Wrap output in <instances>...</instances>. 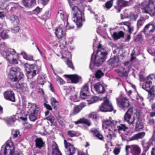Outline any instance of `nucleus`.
Returning <instances> with one entry per match:
<instances>
[{
    "mask_svg": "<svg viewBox=\"0 0 155 155\" xmlns=\"http://www.w3.org/2000/svg\"><path fill=\"white\" fill-rule=\"evenodd\" d=\"M7 46L4 42L1 43L0 50L2 51V55L8 62L11 64H16L18 63V54L14 49L5 50Z\"/></svg>",
    "mask_w": 155,
    "mask_h": 155,
    "instance_id": "nucleus-1",
    "label": "nucleus"
},
{
    "mask_svg": "<svg viewBox=\"0 0 155 155\" xmlns=\"http://www.w3.org/2000/svg\"><path fill=\"white\" fill-rule=\"evenodd\" d=\"M58 16H59L63 20L66 21V24L65 25L61 24L58 27L55 29V33L56 37L58 39L61 38L64 35V31L65 30L69 29L74 28L73 25H70L67 21L68 15L62 11H60L58 12Z\"/></svg>",
    "mask_w": 155,
    "mask_h": 155,
    "instance_id": "nucleus-2",
    "label": "nucleus"
},
{
    "mask_svg": "<svg viewBox=\"0 0 155 155\" xmlns=\"http://www.w3.org/2000/svg\"><path fill=\"white\" fill-rule=\"evenodd\" d=\"M70 5L72 8V13L73 14L72 19L76 23L78 27H81L82 23L85 20L84 14L79 8L76 6H73L69 2Z\"/></svg>",
    "mask_w": 155,
    "mask_h": 155,
    "instance_id": "nucleus-3",
    "label": "nucleus"
},
{
    "mask_svg": "<svg viewBox=\"0 0 155 155\" xmlns=\"http://www.w3.org/2000/svg\"><path fill=\"white\" fill-rule=\"evenodd\" d=\"M35 61L36 63L33 64H29L28 63L24 64L25 68L27 71L26 75L29 79L32 78L41 71V68H38L37 63V62H39V60H38Z\"/></svg>",
    "mask_w": 155,
    "mask_h": 155,
    "instance_id": "nucleus-4",
    "label": "nucleus"
},
{
    "mask_svg": "<svg viewBox=\"0 0 155 155\" xmlns=\"http://www.w3.org/2000/svg\"><path fill=\"white\" fill-rule=\"evenodd\" d=\"M24 74L21 72L20 68L18 67H12L9 70L8 78L11 81L14 82L21 79Z\"/></svg>",
    "mask_w": 155,
    "mask_h": 155,
    "instance_id": "nucleus-5",
    "label": "nucleus"
},
{
    "mask_svg": "<svg viewBox=\"0 0 155 155\" xmlns=\"http://www.w3.org/2000/svg\"><path fill=\"white\" fill-rule=\"evenodd\" d=\"M107 53L104 50L98 51L95 55L94 61V64L99 66L105 61L107 57Z\"/></svg>",
    "mask_w": 155,
    "mask_h": 155,
    "instance_id": "nucleus-6",
    "label": "nucleus"
},
{
    "mask_svg": "<svg viewBox=\"0 0 155 155\" xmlns=\"http://www.w3.org/2000/svg\"><path fill=\"white\" fill-rule=\"evenodd\" d=\"M103 100L104 102L100 107V110L102 112L111 111L113 110V107L111 103L106 97L101 98L100 100Z\"/></svg>",
    "mask_w": 155,
    "mask_h": 155,
    "instance_id": "nucleus-7",
    "label": "nucleus"
},
{
    "mask_svg": "<svg viewBox=\"0 0 155 155\" xmlns=\"http://www.w3.org/2000/svg\"><path fill=\"white\" fill-rule=\"evenodd\" d=\"M154 76L153 74H150L145 78V81L143 84L142 88L148 92L155 89V86L152 85L150 81Z\"/></svg>",
    "mask_w": 155,
    "mask_h": 155,
    "instance_id": "nucleus-8",
    "label": "nucleus"
},
{
    "mask_svg": "<svg viewBox=\"0 0 155 155\" xmlns=\"http://www.w3.org/2000/svg\"><path fill=\"white\" fill-rule=\"evenodd\" d=\"M4 155H20L17 151H15V147L12 142L7 143L4 149Z\"/></svg>",
    "mask_w": 155,
    "mask_h": 155,
    "instance_id": "nucleus-9",
    "label": "nucleus"
},
{
    "mask_svg": "<svg viewBox=\"0 0 155 155\" xmlns=\"http://www.w3.org/2000/svg\"><path fill=\"white\" fill-rule=\"evenodd\" d=\"M23 110L25 112L28 113L38 111L39 110L38 107L35 104L29 103L26 104L25 102L22 104Z\"/></svg>",
    "mask_w": 155,
    "mask_h": 155,
    "instance_id": "nucleus-10",
    "label": "nucleus"
},
{
    "mask_svg": "<svg viewBox=\"0 0 155 155\" xmlns=\"http://www.w3.org/2000/svg\"><path fill=\"white\" fill-rule=\"evenodd\" d=\"M125 150L127 153L130 152L132 155H139L141 152L140 148L136 144L126 145Z\"/></svg>",
    "mask_w": 155,
    "mask_h": 155,
    "instance_id": "nucleus-11",
    "label": "nucleus"
},
{
    "mask_svg": "<svg viewBox=\"0 0 155 155\" xmlns=\"http://www.w3.org/2000/svg\"><path fill=\"white\" fill-rule=\"evenodd\" d=\"M154 0H149V4L146 5L143 3L144 7H141L142 12L143 13L149 14L151 16H153L155 14V10L154 8H150V5H152L153 3Z\"/></svg>",
    "mask_w": 155,
    "mask_h": 155,
    "instance_id": "nucleus-12",
    "label": "nucleus"
},
{
    "mask_svg": "<svg viewBox=\"0 0 155 155\" xmlns=\"http://www.w3.org/2000/svg\"><path fill=\"white\" fill-rule=\"evenodd\" d=\"M131 65L130 61H127L124 63V65L127 67V70H125L123 67H120L119 69H116L114 71L118 74L120 76H127L128 72L129 71L130 67Z\"/></svg>",
    "mask_w": 155,
    "mask_h": 155,
    "instance_id": "nucleus-13",
    "label": "nucleus"
},
{
    "mask_svg": "<svg viewBox=\"0 0 155 155\" xmlns=\"http://www.w3.org/2000/svg\"><path fill=\"white\" fill-rule=\"evenodd\" d=\"M107 64L111 68L116 67L120 65V61L118 55H115L107 61Z\"/></svg>",
    "mask_w": 155,
    "mask_h": 155,
    "instance_id": "nucleus-14",
    "label": "nucleus"
},
{
    "mask_svg": "<svg viewBox=\"0 0 155 155\" xmlns=\"http://www.w3.org/2000/svg\"><path fill=\"white\" fill-rule=\"evenodd\" d=\"M133 110L132 108L129 109L126 112L124 117V120L127 121L129 125L132 124L135 120L133 116Z\"/></svg>",
    "mask_w": 155,
    "mask_h": 155,
    "instance_id": "nucleus-15",
    "label": "nucleus"
},
{
    "mask_svg": "<svg viewBox=\"0 0 155 155\" xmlns=\"http://www.w3.org/2000/svg\"><path fill=\"white\" fill-rule=\"evenodd\" d=\"M64 144L66 149L65 153L66 155H73L75 152V148L74 146L68 142L66 140H64Z\"/></svg>",
    "mask_w": 155,
    "mask_h": 155,
    "instance_id": "nucleus-16",
    "label": "nucleus"
},
{
    "mask_svg": "<svg viewBox=\"0 0 155 155\" xmlns=\"http://www.w3.org/2000/svg\"><path fill=\"white\" fill-rule=\"evenodd\" d=\"M155 31V25L151 23L147 25L144 27L143 32L147 35H150Z\"/></svg>",
    "mask_w": 155,
    "mask_h": 155,
    "instance_id": "nucleus-17",
    "label": "nucleus"
},
{
    "mask_svg": "<svg viewBox=\"0 0 155 155\" xmlns=\"http://www.w3.org/2000/svg\"><path fill=\"white\" fill-rule=\"evenodd\" d=\"M117 101L119 107L121 108L127 107L130 105L128 100L125 97H118L117 99Z\"/></svg>",
    "mask_w": 155,
    "mask_h": 155,
    "instance_id": "nucleus-18",
    "label": "nucleus"
},
{
    "mask_svg": "<svg viewBox=\"0 0 155 155\" xmlns=\"http://www.w3.org/2000/svg\"><path fill=\"white\" fill-rule=\"evenodd\" d=\"M5 98L7 100L11 101L12 102H15V98L14 92L11 90H8L4 93Z\"/></svg>",
    "mask_w": 155,
    "mask_h": 155,
    "instance_id": "nucleus-19",
    "label": "nucleus"
},
{
    "mask_svg": "<svg viewBox=\"0 0 155 155\" xmlns=\"http://www.w3.org/2000/svg\"><path fill=\"white\" fill-rule=\"evenodd\" d=\"M129 2L124 0H118L117 6H115V8L117 10V12H120L122 8L128 5Z\"/></svg>",
    "mask_w": 155,
    "mask_h": 155,
    "instance_id": "nucleus-20",
    "label": "nucleus"
},
{
    "mask_svg": "<svg viewBox=\"0 0 155 155\" xmlns=\"http://www.w3.org/2000/svg\"><path fill=\"white\" fill-rule=\"evenodd\" d=\"M89 91L88 86L85 85L81 89L80 92V97L83 99L87 98L89 96Z\"/></svg>",
    "mask_w": 155,
    "mask_h": 155,
    "instance_id": "nucleus-21",
    "label": "nucleus"
},
{
    "mask_svg": "<svg viewBox=\"0 0 155 155\" xmlns=\"http://www.w3.org/2000/svg\"><path fill=\"white\" fill-rule=\"evenodd\" d=\"M119 123V122L112 120L110 117H109V120H105L103 122V126L104 125H106L107 126H118Z\"/></svg>",
    "mask_w": 155,
    "mask_h": 155,
    "instance_id": "nucleus-22",
    "label": "nucleus"
},
{
    "mask_svg": "<svg viewBox=\"0 0 155 155\" xmlns=\"http://www.w3.org/2000/svg\"><path fill=\"white\" fill-rule=\"evenodd\" d=\"M22 2L26 8H32L36 4L35 0H23Z\"/></svg>",
    "mask_w": 155,
    "mask_h": 155,
    "instance_id": "nucleus-23",
    "label": "nucleus"
},
{
    "mask_svg": "<svg viewBox=\"0 0 155 155\" xmlns=\"http://www.w3.org/2000/svg\"><path fill=\"white\" fill-rule=\"evenodd\" d=\"M94 87L96 91L98 94L103 93L104 91V89L103 85L99 83L95 84Z\"/></svg>",
    "mask_w": 155,
    "mask_h": 155,
    "instance_id": "nucleus-24",
    "label": "nucleus"
},
{
    "mask_svg": "<svg viewBox=\"0 0 155 155\" xmlns=\"http://www.w3.org/2000/svg\"><path fill=\"white\" fill-rule=\"evenodd\" d=\"M75 123L76 125L80 124H83L88 126H90L92 125L91 122L90 120L84 118L80 119L78 121L75 122Z\"/></svg>",
    "mask_w": 155,
    "mask_h": 155,
    "instance_id": "nucleus-25",
    "label": "nucleus"
},
{
    "mask_svg": "<svg viewBox=\"0 0 155 155\" xmlns=\"http://www.w3.org/2000/svg\"><path fill=\"white\" fill-rule=\"evenodd\" d=\"M65 76L70 79L72 82L74 83H77L81 79V77L77 75H67Z\"/></svg>",
    "mask_w": 155,
    "mask_h": 155,
    "instance_id": "nucleus-26",
    "label": "nucleus"
},
{
    "mask_svg": "<svg viewBox=\"0 0 155 155\" xmlns=\"http://www.w3.org/2000/svg\"><path fill=\"white\" fill-rule=\"evenodd\" d=\"M35 145L36 147L40 149L41 148L44 147L45 145V143L43 141L41 137H37L35 140Z\"/></svg>",
    "mask_w": 155,
    "mask_h": 155,
    "instance_id": "nucleus-27",
    "label": "nucleus"
},
{
    "mask_svg": "<svg viewBox=\"0 0 155 155\" xmlns=\"http://www.w3.org/2000/svg\"><path fill=\"white\" fill-rule=\"evenodd\" d=\"M145 135V132H140L132 136L130 138V140H137L139 139H142Z\"/></svg>",
    "mask_w": 155,
    "mask_h": 155,
    "instance_id": "nucleus-28",
    "label": "nucleus"
},
{
    "mask_svg": "<svg viewBox=\"0 0 155 155\" xmlns=\"http://www.w3.org/2000/svg\"><path fill=\"white\" fill-rule=\"evenodd\" d=\"M112 36L114 40H117L120 38L124 37V33L122 31H120L118 32H115L113 33Z\"/></svg>",
    "mask_w": 155,
    "mask_h": 155,
    "instance_id": "nucleus-29",
    "label": "nucleus"
},
{
    "mask_svg": "<svg viewBox=\"0 0 155 155\" xmlns=\"http://www.w3.org/2000/svg\"><path fill=\"white\" fill-rule=\"evenodd\" d=\"M15 87L22 91H25L27 90V85L25 83H17L15 84Z\"/></svg>",
    "mask_w": 155,
    "mask_h": 155,
    "instance_id": "nucleus-30",
    "label": "nucleus"
},
{
    "mask_svg": "<svg viewBox=\"0 0 155 155\" xmlns=\"http://www.w3.org/2000/svg\"><path fill=\"white\" fill-rule=\"evenodd\" d=\"M141 143L143 149V152H144L145 153L148 150L151 146L150 143V141L145 142L144 140H142Z\"/></svg>",
    "mask_w": 155,
    "mask_h": 155,
    "instance_id": "nucleus-31",
    "label": "nucleus"
},
{
    "mask_svg": "<svg viewBox=\"0 0 155 155\" xmlns=\"http://www.w3.org/2000/svg\"><path fill=\"white\" fill-rule=\"evenodd\" d=\"M52 155H62L58 149V146L56 144L52 145Z\"/></svg>",
    "mask_w": 155,
    "mask_h": 155,
    "instance_id": "nucleus-32",
    "label": "nucleus"
},
{
    "mask_svg": "<svg viewBox=\"0 0 155 155\" xmlns=\"http://www.w3.org/2000/svg\"><path fill=\"white\" fill-rule=\"evenodd\" d=\"M148 92V94L147 98L150 101L154 100L155 98V89Z\"/></svg>",
    "mask_w": 155,
    "mask_h": 155,
    "instance_id": "nucleus-33",
    "label": "nucleus"
},
{
    "mask_svg": "<svg viewBox=\"0 0 155 155\" xmlns=\"http://www.w3.org/2000/svg\"><path fill=\"white\" fill-rule=\"evenodd\" d=\"M89 99L87 100L88 104H92L95 102H97L99 100H100L101 98H99L97 97H88Z\"/></svg>",
    "mask_w": 155,
    "mask_h": 155,
    "instance_id": "nucleus-34",
    "label": "nucleus"
},
{
    "mask_svg": "<svg viewBox=\"0 0 155 155\" xmlns=\"http://www.w3.org/2000/svg\"><path fill=\"white\" fill-rule=\"evenodd\" d=\"M0 5V8L2 9H5L7 10H11L12 8H15L14 6L15 5V4L13 3H9L6 6H4V7H2Z\"/></svg>",
    "mask_w": 155,
    "mask_h": 155,
    "instance_id": "nucleus-35",
    "label": "nucleus"
},
{
    "mask_svg": "<svg viewBox=\"0 0 155 155\" xmlns=\"http://www.w3.org/2000/svg\"><path fill=\"white\" fill-rule=\"evenodd\" d=\"M11 21L14 25H18L19 22V21L18 17L15 15H12L10 18Z\"/></svg>",
    "mask_w": 155,
    "mask_h": 155,
    "instance_id": "nucleus-36",
    "label": "nucleus"
},
{
    "mask_svg": "<svg viewBox=\"0 0 155 155\" xmlns=\"http://www.w3.org/2000/svg\"><path fill=\"white\" fill-rule=\"evenodd\" d=\"M51 104L53 108L56 109L58 106L59 105L58 102L54 97H52L51 98Z\"/></svg>",
    "mask_w": 155,
    "mask_h": 155,
    "instance_id": "nucleus-37",
    "label": "nucleus"
},
{
    "mask_svg": "<svg viewBox=\"0 0 155 155\" xmlns=\"http://www.w3.org/2000/svg\"><path fill=\"white\" fill-rule=\"evenodd\" d=\"M9 31L8 30H3L1 34V37L2 39H6L9 37Z\"/></svg>",
    "mask_w": 155,
    "mask_h": 155,
    "instance_id": "nucleus-38",
    "label": "nucleus"
},
{
    "mask_svg": "<svg viewBox=\"0 0 155 155\" xmlns=\"http://www.w3.org/2000/svg\"><path fill=\"white\" fill-rule=\"evenodd\" d=\"M37 111H36L29 113V119L31 121H34L36 119L37 116Z\"/></svg>",
    "mask_w": 155,
    "mask_h": 155,
    "instance_id": "nucleus-39",
    "label": "nucleus"
},
{
    "mask_svg": "<svg viewBox=\"0 0 155 155\" xmlns=\"http://www.w3.org/2000/svg\"><path fill=\"white\" fill-rule=\"evenodd\" d=\"M78 93L76 92L72 94L70 97V99L71 101L76 102L79 101V97L77 96Z\"/></svg>",
    "mask_w": 155,
    "mask_h": 155,
    "instance_id": "nucleus-40",
    "label": "nucleus"
},
{
    "mask_svg": "<svg viewBox=\"0 0 155 155\" xmlns=\"http://www.w3.org/2000/svg\"><path fill=\"white\" fill-rule=\"evenodd\" d=\"M95 18L97 22H103L104 21V16L99 17L97 15H95Z\"/></svg>",
    "mask_w": 155,
    "mask_h": 155,
    "instance_id": "nucleus-41",
    "label": "nucleus"
},
{
    "mask_svg": "<svg viewBox=\"0 0 155 155\" xmlns=\"http://www.w3.org/2000/svg\"><path fill=\"white\" fill-rule=\"evenodd\" d=\"M104 73L100 70H98L95 73V77L97 78H100L104 75Z\"/></svg>",
    "mask_w": 155,
    "mask_h": 155,
    "instance_id": "nucleus-42",
    "label": "nucleus"
},
{
    "mask_svg": "<svg viewBox=\"0 0 155 155\" xmlns=\"http://www.w3.org/2000/svg\"><path fill=\"white\" fill-rule=\"evenodd\" d=\"M15 119L14 117H11L9 118L5 119V121L8 124V125L14 122L15 120Z\"/></svg>",
    "mask_w": 155,
    "mask_h": 155,
    "instance_id": "nucleus-43",
    "label": "nucleus"
},
{
    "mask_svg": "<svg viewBox=\"0 0 155 155\" xmlns=\"http://www.w3.org/2000/svg\"><path fill=\"white\" fill-rule=\"evenodd\" d=\"M77 132L73 130H69L67 132V135L71 137H73L77 135Z\"/></svg>",
    "mask_w": 155,
    "mask_h": 155,
    "instance_id": "nucleus-44",
    "label": "nucleus"
},
{
    "mask_svg": "<svg viewBox=\"0 0 155 155\" xmlns=\"http://www.w3.org/2000/svg\"><path fill=\"white\" fill-rule=\"evenodd\" d=\"M38 83L41 85L44 84L45 82V79L43 76H39L38 78Z\"/></svg>",
    "mask_w": 155,
    "mask_h": 155,
    "instance_id": "nucleus-45",
    "label": "nucleus"
},
{
    "mask_svg": "<svg viewBox=\"0 0 155 155\" xmlns=\"http://www.w3.org/2000/svg\"><path fill=\"white\" fill-rule=\"evenodd\" d=\"M88 117L89 118H92L94 120H96L98 117V115L94 113H92L88 115Z\"/></svg>",
    "mask_w": 155,
    "mask_h": 155,
    "instance_id": "nucleus-46",
    "label": "nucleus"
},
{
    "mask_svg": "<svg viewBox=\"0 0 155 155\" xmlns=\"http://www.w3.org/2000/svg\"><path fill=\"white\" fill-rule=\"evenodd\" d=\"M144 22V19L143 18H140L139 19L137 22V25L138 28L142 25Z\"/></svg>",
    "mask_w": 155,
    "mask_h": 155,
    "instance_id": "nucleus-47",
    "label": "nucleus"
},
{
    "mask_svg": "<svg viewBox=\"0 0 155 155\" xmlns=\"http://www.w3.org/2000/svg\"><path fill=\"white\" fill-rule=\"evenodd\" d=\"M103 128L105 127V129H108L109 130V134L111 136L114 133L113 127H102Z\"/></svg>",
    "mask_w": 155,
    "mask_h": 155,
    "instance_id": "nucleus-48",
    "label": "nucleus"
},
{
    "mask_svg": "<svg viewBox=\"0 0 155 155\" xmlns=\"http://www.w3.org/2000/svg\"><path fill=\"white\" fill-rule=\"evenodd\" d=\"M81 110L78 106H75L74 108L73 114H75L79 112Z\"/></svg>",
    "mask_w": 155,
    "mask_h": 155,
    "instance_id": "nucleus-49",
    "label": "nucleus"
},
{
    "mask_svg": "<svg viewBox=\"0 0 155 155\" xmlns=\"http://www.w3.org/2000/svg\"><path fill=\"white\" fill-rule=\"evenodd\" d=\"M93 134L94 136L96 137L99 133H100L99 131L97 129H91L90 131Z\"/></svg>",
    "mask_w": 155,
    "mask_h": 155,
    "instance_id": "nucleus-50",
    "label": "nucleus"
},
{
    "mask_svg": "<svg viewBox=\"0 0 155 155\" xmlns=\"http://www.w3.org/2000/svg\"><path fill=\"white\" fill-rule=\"evenodd\" d=\"M113 3V1L112 0L107 2L105 4L106 7L107 9L110 8L112 6Z\"/></svg>",
    "mask_w": 155,
    "mask_h": 155,
    "instance_id": "nucleus-51",
    "label": "nucleus"
},
{
    "mask_svg": "<svg viewBox=\"0 0 155 155\" xmlns=\"http://www.w3.org/2000/svg\"><path fill=\"white\" fill-rule=\"evenodd\" d=\"M25 59L28 61H31L34 60L33 59V57L32 55H31L28 54H27Z\"/></svg>",
    "mask_w": 155,
    "mask_h": 155,
    "instance_id": "nucleus-52",
    "label": "nucleus"
},
{
    "mask_svg": "<svg viewBox=\"0 0 155 155\" xmlns=\"http://www.w3.org/2000/svg\"><path fill=\"white\" fill-rule=\"evenodd\" d=\"M20 28L18 26H16L11 29L12 32L14 33H17L18 32Z\"/></svg>",
    "mask_w": 155,
    "mask_h": 155,
    "instance_id": "nucleus-53",
    "label": "nucleus"
},
{
    "mask_svg": "<svg viewBox=\"0 0 155 155\" xmlns=\"http://www.w3.org/2000/svg\"><path fill=\"white\" fill-rule=\"evenodd\" d=\"M57 81L59 82L60 84H63L65 83V81L60 77L57 76Z\"/></svg>",
    "mask_w": 155,
    "mask_h": 155,
    "instance_id": "nucleus-54",
    "label": "nucleus"
},
{
    "mask_svg": "<svg viewBox=\"0 0 155 155\" xmlns=\"http://www.w3.org/2000/svg\"><path fill=\"white\" fill-rule=\"evenodd\" d=\"M66 64L68 67L71 68H73L74 67L72 63L70 60L68 59L66 62Z\"/></svg>",
    "mask_w": 155,
    "mask_h": 155,
    "instance_id": "nucleus-55",
    "label": "nucleus"
},
{
    "mask_svg": "<svg viewBox=\"0 0 155 155\" xmlns=\"http://www.w3.org/2000/svg\"><path fill=\"white\" fill-rule=\"evenodd\" d=\"M119 128L118 130V132L120 133V131L121 130H123L124 131H126V130L128 129L127 127H118Z\"/></svg>",
    "mask_w": 155,
    "mask_h": 155,
    "instance_id": "nucleus-56",
    "label": "nucleus"
},
{
    "mask_svg": "<svg viewBox=\"0 0 155 155\" xmlns=\"http://www.w3.org/2000/svg\"><path fill=\"white\" fill-rule=\"evenodd\" d=\"M96 137L99 140H100L102 141L104 140L103 137V135L100 133H99L97 135H96Z\"/></svg>",
    "mask_w": 155,
    "mask_h": 155,
    "instance_id": "nucleus-57",
    "label": "nucleus"
},
{
    "mask_svg": "<svg viewBox=\"0 0 155 155\" xmlns=\"http://www.w3.org/2000/svg\"><path fill=\"white\" fill-rule=\"evenodd\" d=\"M119 24L120 25H126L127 26V27L130 25V23L129 21H125L124 22H122L120 23Z\"/></svg>",
    "mask_w": 155,
    "mask_h": 155,
    "instance_id": "nucleus-58",
    "label": "nucleus"
},
{
    "mask_svg": "<svg viewBox=\"0 0 155 155\" xmlns=\"http://www.w3.org/2000/svg\"><path fill=\"white\" fill-rule=\"evenodd\" d=\"M41 11V9L38 7H37L35 9L33 10V11L35 14L39 13Z\"/></svg>",
    "mask_w": 155,
    "mask_h": 155,
    "instance_id": "nucleus-59",
    "label": "nucleus"
},
{
    "mask_svg": "<svg viewBox=\"0 0 155 155\" xmlns=\"http://www.w3.org/2000/svg\"><path fill=\"white\" fill-rule=\"evenodd\" d=\"M86 105L85 103L84 102L81 103L79 105H78V107L81 110L83 108L86 106Z\"/></svg>",
    "mask_w": 155,
    "mask_h": 155,
    "instance_id": "nucleus-60",
    "label": "nucleus"
},
{
    "mask_svg": "<svg viewBox=\"0 0 155 155\" xmlns=\"http://www.w3.org/2000/svg\"><path fill=\"white\" fill-rule=\"evenodd\" d=\"M128 28L129 32L131 34L134 30V27L130 25L128 27Z\"/></svg>",
    "mask_w": 155,
    "mask_h": 155,
    "instance_id": "nucleus-61",
    "label": "nucleus"
},
{
    "mask_svg": "<svg viewBox=\"0 0 155 155\" xmlns=\"http://www.w3.org/2000/svg\"><path fill=\"white\" fill-rule=\"evenodd\" d=\"M135 127V130L136 131H141L143 130V127Z\"/></svg>",
    "mask_w": 155,
    "mask_h": 155,
    "instance_id": "nucleus-62",
    "label": "nucleus"
},
{
    "mask_svg": "<svg viewBox=\"0 0 155 155\" xmlns=\"http://www.w3.org/2000/svg\"><path fill=\"white\" fill-rule=\"evenodd\" d=\"M44 105L46 108L49 110H51L52 108L50 105L46 104V103H44Z\"/></svg>",
    "mask_w": 155,
    "mask_h": 155,
    "instance_id": "nucleus-63",
    "label": "nucleus"
},
{
    "mask_svg": "<svg viewBox=\"0 0 155 155\" xmlns=\"http://www.w3.org/2000/svg\"><path fill=\"white\" fill-rule=\"evenodd\" d=\"M120 152V150L118 148H115L114 150V153L116 155L119 154Z\"/></svg>",
    "mask_w": 155,
    "mask_h": 155,
    "instance_id": "nucleus-64",
    "label": "nucleus"
}]
</instances>
